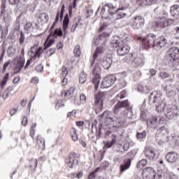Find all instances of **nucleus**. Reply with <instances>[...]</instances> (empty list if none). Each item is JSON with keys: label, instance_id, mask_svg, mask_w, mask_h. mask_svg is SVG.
Here are the masks:
<instances>
[{"label": "nucleus", "instance_id": "f257e3e1", "mask_svg": "<svg viewBox=\"0 0 179 179\" xmlns=\"http://www.w3.org/2000/svg\"><path fill=\"white\" fill-rule=\"evenodd\" d=\"M110 45L113 48H117V55L120 57H123V55H127L128 52H129V50H131V47L125 43V41H121V39H115L110 42Z\"/></svg>", "mask_w": 179, "mask_h": 179}, {"label": "nucleus", "instance_id": "f03ea898", "mask_svg": "<svg viewBox=\"0 0 179 179\" xmlns=\"http://www.w3.org/2000/svg\"><path fill=\"white\" fill-rule=\"evenodd\" d=\"M167 138H169V130L167 128L164 127H159L155 134V139L157 144L160 145H163L167 141Z\"/></svg>", "mask_w": 179, "mask_h": 179}, {"label": "nucleus", "instance_id": "7ed1b4c3", "mask_svg": "<svg viewBox=\"0 0 179 179\" xmlns=\"http://www.w3.org/2000/svg\"><path fill=\"white\" fill-rule=\"evenodd\" d=\"M62 29H61V28H57L54 31H50V34L48 36L44 43L45 48L47 49L48 47H51L54 44L55 41L54 38H51V37H55V38H57V37H62Z\"/></svg>", "mask_w": 179, "mask_h": 179}, {"label": "nucleus", "instance_id": "20e7f679", "mask_svg": "<svg viewBox=\"0 0 179 179\" xmlns=\"http://www.w3.org/2000/svg\"><path fill=\"white\" fill-rule=\"evenodd\" d=\"M164 115L166 118L168 120H173L177 118L179 116V109L178 107L173 105H169L166 107Z\"/></svg>", "mask_w": 179, "mask_h": 179}, {"label": "nucleus", "instance_id": "39448f33", "mask_svg": "<svg viewBox=\"0 0 179 179\" xmlns=\"http://www.w3.org/2000/svg\"><path fill=\"white\" fill-rule=\"evenodd\" d=\"M100 72H101V69L99 66H95L94 70L92 71V83L94 85L95 92L99 89V83H100Z\"/></svg>", "mask_w": 179, "mask_h": 179}, {"label": "nucleus", "instance_id": "423d86ee", "mask_svg": "<svg viewBox=\"0 0 179 179\" xmlns=\"http://www.w3.org/2000/svg\"><path fill=\"white\" fill-rule=\"evenodd\" d=\"M174 23V20L171 19H166V17H159L156 19L155 24L160 29H164V27H167V26H170V24H173Z\"/></svg>", "mask_w": 179, "mask_h": 179}, {"label": "nucleus", "instance_id": "0eeeda50", "mask_svg": "<svg viewBox=\"0 0 179 179\" xmlns=\"http://www.w3.org/2000/svg\"><path fill=\"white\" fill-rule=\"evenodd\" d=\"M115 80H117V78L114 75H110L105 78L101 83V89H108V87H111L113 83H115Z\"/></svg>", "mask_w": 179, "mask_h": 179}, {"label": "nucleus", "instance_id": "6e6552de", "mask_svg": "<svg viewBox=\"0 0 179 179\" xmlns=\"http://www.w3.org/2000/svg\"><path fill=\"white\" fill-rule=\"evenodd\" d=\"M156 35L150 34L147 35L142 39L143 44L145 47H152L155 50V45H156Z\"/></svg>", "mask_w": 179, "mask_h": 179}, {"label": "nucleus", "instance_id": "1a4fd4ad", "mask_svg": "<svg viewBox=\"0 0 179 179\" xmlns=\"http://www.w3.org/2000/svg\"><path fill=\"white\" fill-rule=\"evenodd\" d=\"M41 54H43V48H38V43L34 45L29 52V55L31 57V59H33V58H40Z\"/></svg>", "mask_w": 179, "mask_h": 179}, {"label": "nucleus", "instance_id": "9d476101", "mask_svg": "<svg viewBox=\"0 0 179 179\" xmlns=\"http://www.w3.org/2000/svg\"><path fill=\"white\" fill-rule=\"evenodd\" d=\"M105 6H107L108 8V13H110V15H115V13H120V17H125V16H127V14L122 12H120V10H124L125 8H121L117 9V6L111 3H106Z\"/></svg>", "mask_w": 179, "mask_h": 179}, {"label": "nucleus", "instance_id": "9b49d317", "mask_svg": "<svg viewBox=\"0 0 179 179\" xmlns=\"http://www.w3.org/2000/svg\"><path fill=\"white\" fill-rule=\"evenodd\" d=\"M162 92L160 91H154L150 95L148 103L149 104H154V103H160V101H163L162 99Z\"/></svg>", "mask_w": 179, "mask_h": 179}, {"label": "nucleus", "instance_id": "f8f14e48", "mask_svg": "<svg viewBox=\"0 0 179 179\" xmlns=\"http://www.w3.org/2000/svg\"><path fill=\"white\" fill-rule=\"evenodd\" d=\"M105 96L106 94L104 92H98L97 94H95L94 106L96 108H98V110L103 109V101L104 100Z\"/></svg>", "mask_w": 179, "mask_h": 179}, {"label": "nucleus", "instance_id": "ddd939ff", "mask_svg": "<svg viewBox=\"0 0 179 179\" xmlns=\"http://www.w3.org/2000/svg\"><path fill=\"white\" fill-rule=\"evenodd\" d=\"M166 56L171 62L177 61L179 58V48L173 47L169 49Z\"/></svg>", "mask_w": 179, "mask_h": 179}, {"label": "nucleus", "instance_id": "4468645a", "mask_svg": "<svg viewBox=\"0 0 179 179\" xmlns=\"http://www.w3.org/2000/svg\"><path fill=\"white\" fill-rule=\"evenodd\" d=\"M145 26V18L142 16H136L132 21V27L134 30H139Z\"/></svg>", "mask_w": 179, "mask_h": 179}, {"label": "nucleus", "instance_id": "2eb2a0df", "mask_svg": "<svg viewBox=\"0 0 179 179\" xmlns=\"http://www.w3.org/2000/svg\"><path fill=\"white\" fill-rule=\"evenodd\" d=\"M156 177V171L152 167L145 168L143 171V179H155Z\"/></svg>", "mask_w": 179, "mask_h": 179}, {"label": "nucleus", "instance_id": "dca6fc26", "mask_svg": "<svg viewBox=\"0 0 179 179\" xmlns=\"http://www.w3.org/2000/svg\"><path fill=\"white\" fill-rule=\"evenodd\" d=\"M167 44V39L164 36H159L156 38L155 49V51H160L163 47H166Z\"/></svg>", "mask_w": 179, "mask_h": 179}, {"label": "nucleus", "instance_id": "f3484780", "mask_svg": "<svg viewBox=\"0 0 179 179\" xmlns=\"http://www.w3.org/2000/svg\"><path fill=\"white\" fill-rule=\"evenodd\" d=\"M144 155L148 160L153 161L156 157V150L152 147H145Z\"/></svg>", "mask_w": 179, "mask_h": 179}, {"label": "nucleus", "instance_id": "a211bd4d", "mask_svg": "<svg viewBox=\"0 0 179 179\" xmlns=\"http://www.w3.org/2000/svg\"><path fill=\"white\" fill-rule=\"evenodd\" d=\"M106 121L108 122H112L113 125L117 127H121V125H122V124L124 123V121H122V119H121V117H117L115 116L106 117Z\"/></svg>", "mask_w": 179, "mask_h": 179}, {"label": "nucleus", "instance_id": "6ab92c4d", "mask_svg": "<svg viewBox=\"0 0 179 179\" xmlns=\"http://www.w3.org/2000/svg\"><path fill=\"white\" fill-rule=\"evenodd\" d=\"M166 159L169 163H176L178 160V153L171 152L166 155Z\"/></svg>", "mask_w": 179, "mask_h": 179}, {"label": "nucleus", "instance_id": "aec40b11", "mask_svg": "<svg viewBox=\"0 0 179 179\" xmlns=\"http://www.w3.org/2000/svg\"><path fill=\"white\" fill-rule=\"evenodd\" d=\"M124 107H129V103L128 101L125 100L122 102H118L114 107V113L117 114L120 111V108H123Z\"/></svg>", "mask_w": 179, "mask_h": 179}, {"label": "nucleus", "instance_id": "412c9836", "mask_svg": "<svg viewBox=\"0 0 179 179\" xmlns=\"http://www.w3.org/2000/svg\"><path fill=\"white\" fill-rule=\"evenodd\" d=\"M104 48H106V43H103L101 46L96 48L95 52L93 54L92 62H94L96 61L100 54H103V52H104Z\"/></svg>", "mask_w": 179, "mask_h": 179}, {"label": "nucleus", "instance_id": "4be33fe9", "mask_svg": "<svg viewBox=\"0 0 179 179\" xmlns=\"http://www.w3.org/2000/svg\"><path fill=\"white\" fill-rule=\"evenodd\" d=\"M73 52L75 57L71 59V62L72 64H74V65H76V64H78V59H77L76 62H75V58H76V57L77 58H79V57H80V55L82 54V51L80 50V46H79V45H76Z\"/></svg>", "mask_w": 179, "mask_h": 179}, {"label": "nucleus", "instance_id": "5701e85b", "mask_svg": "<svg viewBox=\"0 0 179 179\" xmlns=\"http://www.w3.org/2000/svg\"><path fill=\"white\" fill-rule=\"evenodd\" d=\"M93 44L95 46L99 45V44H101V45L106 44V37H104V34L99 36L98 38H94L93 39Z\"/></svg>", "mask_w": 179, "mask_h": 179}, {"label": "nucleus", "instance_id": "b1692460", "mask_svg": "<svg viewBox=\"0 0 179 179\" xmlns=\"http://www.w3.org/2000/svg\"><path fill=\"white\" fill-rule=\"evenodd\" d=\"M159 117L157 116H154L148 120H147V125L150 128H156V124H157V120Z\"/></svg>", "mask_w": 179, "mask_h": 179}, {"label": "nucleus", "instance_id": "393cba45", "mask_svg": "<svg viewBox=\"0 0 179 179\" xmlns=\"http://www.w3.org/2000/svg\"><path fill=\"white\" fill-rule=\"evenodd\" d=\"M113 64V59L107 57L106 59L101 62V65H102L103 69H109Z\"/></svg>", "mask_w": 179, "mask_h": 179}, {"label": "nucleus", "instance_id": "a878e982", "mask_svg": "<svg viewBox=\"0 0 179 179\" xmlns=\"http://www.w3.org/2000/svg\"><path fill=\"white\" fill-rule=\"evenodd\" d=\"M164 108H166V103L163 101L157 103L155 110L157 113H164Z\"/></svg>", "mask_w": 179, "mask_h": 179}, {"label": "nucleus", "instance_id": "bb28decb", "mask_svg": "<svg viewBox=\"0 0 179 179\" xmlns=\"http://www.w3.org/2000/svg\"><path fill=\"white\" fill-rule=\"evenodd\" d=\"M131 167V159H129L126 162H124V164L120 165V172L124 173V171H126V170H128Z\"/></svg>", "mask_w": 179, "mask_h": 179}, {"label": "nucleus", "instance_id": "cd10ccee", "mask_svg": "<svg viewBox=\"0 0 179 179\" xmlns=\"http://www.w3.org/2000/svg\"><path fill=\"white\" fill-rule=\"evenodd\" d=\"M37 159H32L29 161L28 167L31 171H36V168L37 167Z\"/></svg>", "mask_w": 179, "mask_h": 179}, {"label": "nucleus", "instance_id": "c85d7f7f", "mask_svg": "<svg viewBox=\"0 0 179 179\" xmlns=\"http://www.w3.org/2000/svg\"><path fill=\"white\" fill-rule=\"evenodd\" d=\"M69 26V15L66 14L63 21V31L64 34H66V30H68Z\"/></svg>", "mask_w": 179, "mask_h": 179}, {"label": "nucleus", "instance_id": "c756f323", "mask_svg": "<svg viewBox=\"0 0 179 179\" xmlns=\"http://www.w3.org/2000/svg\"><path fill=\"white\" fill-rule=\"evenodd\" d=\"M170 13H171V15H172V16H178V15H179L178 5L172 6L171 7Z\"/></svg>", "mask_w": 179, "mask_h": 179}, {"label": "nucleus", "instance_id": "7c9ffc66", "mask_svg": "<svg viewBox=\"0 0 179 179\" xmlns=\"http://www.w3.org/2000/svg\"><path fill=\"white\" fill-rule=\"evenodd\" d=\"M132 62L135 67L143 66V60L141 57H135Z\"/></svg>", "mask_w": 179, "mask_h": 179}, {"label": "nucleus", "instance_id": "2f4dec72", "mask_svg": "<svg viewBox=\"0 0 179 179\" xmlns=\"http://www.w3.org/2000/svg\"><path fill=\"white\" fill-rule=\"evenodd\" d=\"M7 54L8 57H13L16 54V46L10 45L7 49Z\"/></svg>", "mask_w": 179, "mask_h": 179}, {"label": "nucleus", "instance_id": "473e14b6", "mask_svg": "<svg viewBox=\"0 0 179 179\" xmlns=\"http://www.w3.org/2000/svg\"><path fill=\"white\" fill-rule=\"evenodd\" d=\"M124 117H126V118H128L129 120H132L134 115V113L132 112V108H129L126 110L124 113Z\"/></svg>", "mask_w": 179, "mask_h": 179}, {"label": "nucleus", "instance_id": "72a5a7b5", "mask_svg": "<svg viewBox=\"0 0 179 179\" xmlns=\"http://www.w3.org/2000/svg\"><path fill=\"white\" fill-rule=\"evenodd\" d=\"M48 15L45 13H43L39 15V20L41 22V23H47L48 22Z\"/></svg>", "mask_w": 179, "mask_h": 179}, {"label": "nucleus", "instance_id": "f704fd0d", "mask_svg": "<svg viewBox=\"0 0 179 179\" xmlns=\"http://www.w3.org/2000/svg\"><path fill=\"white\" fill-rule=\"evenodd\" d=\"M37 143L41 149H45V140L44 138L38 136Z\"/></svg>", "mask_w": 179, "mask_h": 179}, {"label": "nucleus", "instance_id": "c9c22d12", "mask_svg": "<svg viewBox=\"0 0 179 179\" xmlns=\"http://www.w3.org/2000/svg\"><path fill=\"white\" fill-rule=\"evenodd\" d=\"M148 164V161L146 159H141L138 164H137V169L138 170H142L145 166Z\"/></svg>", "mask_w": 179, "mask_h": 179}, {"label": "nucleus", "instance_id": "e433bc0d", "mask_svg": "<svg viewBox=\"0 0 179 179\" xmlns=\"http://www.w3.org/2000/svg\"><path fill=\"white\" fill-rule=\"evenodd\" d=\"M66 163L69 164V167H70V169H72L73 166H78V164L79 163V162L77 159H73L72 162L70 159H66Z\"/></svg>", "mask_w": 179, "mask_h": 179}, {"label": "nucleus", "instance_id": "4c0bfd02", "mask_svg": "<svg viewBox=\"0 0 179 179\" xmlns=\"http://www.w3.org/2000/svg\"><path fill=\"white\" fill-rule=\"evenodd\" d=\"M78 0H73V5L72 4H70L69 7V16H72V9H75L77 6V4H76V1Z\"/></svg>", "mask_w": 179, "mask_h": 179}, {"label": "nucleus", "instance_id": "58836bf2", "mask_svg": "<svg viewBox=\"0 0 179 179\" xmlns=\"http://www.w3.org/2000/svg\"><path fill=\"white\" fill-rule=\"evenodd\" d=\"M123 60L124 61V62L127 63L133 62L134 55H132V54H129L123 59Z\"/></svg>", "mask_w": 179, "mask_h": 179}, {"label": "nucleus", "instance_id": "ea45409f", "mask_svg": "<svg viewBox=\"0 0 179 179\" xmlns=\"http://www.w3.org/2000/svg\"><path fill=\"white\" fill-rule=\"evenodd\" d=\"M73 92H75V88L70 87V89L68 90L67 91L62 92V96H64L65 97H66V96H71V94H72V93H73Z\"/></svg>", "mask_w": 179, "mask_h": 179}, {"label": "nucleus", "instance_id": "a19ab883", "mask_svg": "<svg viewBox=\"0 0 179 179\" xmlns=\"http://www.w3.org/2000/svg\"><path fill=\"white\" fill-rule=\"evenodd\" d=\"M59 19H61V14H59V11L57 13V16L55 17V22H54L51 29H50V31H52V30L55 27V24H57L58 23V21L59 20Z\"/></svg>", "mask_w": 179, "mask_h": 179}, {"label": "nucleus", "instance_id": "79ce46f5", "mask_svg": "<svg viewBox=\"0 0 179 179\" xmlns=\"http://www.w3.org/2000/svg\"><path fill=\"white\" fill-rule=\"evenodd\" d=\"M8 79H9V73H7L6 76L3 77V80L1 81V87H3V86L6 85Z\"/></svg>", "mask_w": 179, "mask_h": 179}, {"label": "nucleus", "instance_id": "37998d69", "mask_svg": "<svg viewBox=\"0 0 179 179\" xmlns=\"http://www.w3.org/2000/svg\"><path fill=\"white\" fill-rule=\"evenodd\" d=\"M159 78L161 79H167V78H170V75L166 72L162 71L159 73Z\"/></svg>", "mask_w": 179, "mask_h": 179}, {"label": "nucleus", "instance_id": "c03bdc74", "mask_svg": "<svg viewBox=\"0 0 179 179\" xmlns=\"http://www.w3.org/2000/svg\"><path fill=\"white\" fill-rule=\"evenodd\" d=\"M137 139H143L146 137V131H143L142 132H137L136 134Z\"/></svg>", "mask_w": 179, "mask_h": 179}, {"label": "nucleus", "instance_id": "a18cd8bd", "mask_svg": "<svg viewBox=\"0 0 179 179\" xmlns=\"http://www.w3.org/2000/svg\"><path fill=\"white\" fill-rule=\"evenodd\" d=\"M32 29H33V25L31 24V22H27L24 25L25 31H31Z\"/></svg>", "mask_w": 179, "mask_h": 179}, {"label": "nucleus", "instance_id": "49530a36", "mask_svg": "<svg viewBox=\"0 0 179 179\" xmlns=\"http://www.w3.org/2000/svg\"><path fill=\"white\" fill-rule=\"evenodd\" d=\"M87 78L86 77V74H85L84 73H82L80 75V83H85V82H86Z\"/></svg>", "mask_w": 179, "mask_h": 179}, {"label": "nucleus", "instance_id": "de8ad7c7", "mask_svg": "<svg viewBox=\"0 0 179 179\" xmlns=\"http://www.w3.org/2000/svg\"><path fill=\"white\" fill-rule=\"evenodd\" d=\"M145 5H152V3H156L157 0H139Z\"/></svg>", "mask_w": 179, "mask_h": 179}, {"label": "nucleus", "instance_id": "09e8293b", "mask_svg": "<svg viewBox=\"0 0 179 179\" xmlns=\"http://www.w3.org/2000/svg\"><path fill=\"white\" fill-rule=\"evenodd\" d=\"M167 177H169V173H164L162 174H158L155 179H167Z\"/></svg>", "mask_w": 179, "mask_h": 179}, {"label": "nucleus", "instance_id": "8fccbe9b", "mask_svg": "<svg viewBox=\"0 0 179 179\" xmlns=\"http://www.w3.org/2000/svg\"><path fill=\"white\" fill-rule=\"evenodd\" d=\"M129 146H132V145L129 143V141H124L122 145L123 150L124 151L128 150V149H129Z\"/></svg>", "mask_w": 179, "mask_h": 179}, {"label": "nucleus", "instance_id": "3c124183", "mask_svg": "<svg viewBox=\"0 0 179 179\" xmlns=\"http://www.w3.org/2000/svg\"><path fill=\"white\" fill-rule=\"evenodd\" d=\"M140 110L141 111L140 120L141 121H145V120H146V113H145V110H143V108H140Z\"/></svg>", "mask_w": 179, "mask_h": 179}, {"label": "nucleus", "instance_id": "603ef678", "mask_svg": "<svg viewBox=\"0 0 179 179\" xmlns=\"http://www.w3.org/2000/svg\"><path fill=\"white\" fill-rule=\"evenodd\" d=\"M78 26H79V20H78L77 21L75 20L73 22V27L71 28V31H73V33L75 31V30H76Z\"/></svg>", "mask_w": 179, "mask_h": 179}, {"label": "nucleus", "instance_id": "864d4df0", "mask_svg": "<svg viewBox=\"0 0 179 179\" xmlns=\"http://www.w3.org/2000/svg\"><path fill=\"white\" fill-rule=\"evenodd\" d=\"M6 91L8 92L11 96L12 94H15V93H16V91H15V87H8Z\"/></svg>", "mask_w": 179, "mask_h": 179}, {"label": "nucleus", "instance_id": "5fc2aeb1", "mask_svg": "<svg viewBox=\"0 0 179 179\" xmlns=\"http://www.w3.org/2000/svg\"><path fill=\"white\" fill-rule=\"evenodd\" d=\"M80 101L81 104H85V103H86V95H85V94H80Z\"/></svg>", "mask_w": 179, "mask_h": 179}, {"label": "nucleus", "instance_id": "6e6d98bb", "mask_svg": "<svg viewBox=\"0 0 179 179\" xmlns=\"http://www.w3.org/2000/svg\"><path fill=\"white\" fill-rule=\"evenodd\" d=\"M10 66H12V65L10 64V62H6V63H4L3 67V72H5L7 69V68H10Z\"/></svg>", "mask_w": 179, "mask_h": 179}, {"label": "nucleus", "instance_id": "4d7b16f0", "mask_svg": "<svg viewBox=\"0 0 179 179\" xmlns=\"http://www.w3.org/2000/svg\"><path fill=\"white\" fill-rule=\"evenodd\" d=\"M157 124H164V117L163 116H157Z\"/></svg>", "mask_w": 179, "mask_h": 179}, {"label": "nucleus", "instance_id": "13d9d810", "mask_svg": "<svg viewBox=\"0 0 179 179\" xmlns=\"http://www.w3.org/2000/svg\"><path fill=\"white\" fill-rule=\"evenodd\" d=\"M68 75V70L66 69V67L63 66L62 69V76L65 78Z\"/></svg>", "mask_w": 179, "mask_h": 179}, {"label": "nucleus", "instance_id": "bf43d9fd", "mask_svg": "<svg viewBox=\"0 0 179 179\" xmlns=\"http://www.w3.org/2000/svg\"><path fill=\"white\" fill-rule=\"evenodd\" d=\"M44 69V66H43V64H39L38 65L36 68H35V70L37 71V72H43Z\"/></svg>", "mask_w": 179, "mask_h": 179}, {"label": "nucleus", "instance_id": "052dcab7", "mask_svg": "<svg viewBox=\"0 0 179 179\" xmlns=\"http://www.w3.org/2000/svg\"><path fill=\"white\" fill-rule=\"evenodd\" d=\"M55 52V48H51L46 52V54H48L49 57H51V55H52V54H54Z\"/></svg>", "mask_w": 179, "mask_h": 179}, {"label": "nucleus", "instance_id": "680f3d73", "mask_svg": "<svg viewBox=\"0 0 179 179\" xmlns=\"http://www.w3.org/2000/svg\"><path fill=\"white\" fill-rule=\"evenodd\" d=\"M67 117H76V110H73L71 112H69L67 115Z\"/></svg>", "mask_w": 179, "mask_h": 179}, {"label": "nucleus", "instance_id": "e2e57ef3", "mask_svg": "<svg viewBox=\"0 0 179 179\" xmlns=\"http://www.w3.org/2000/svg\"><path fill=\"white\" fill-rule=\"evenodd\" d=\"M125 94H127V92L122 91L120 94L117 95V97H119V99H124L125 98Z\"/></svg>", "mask_w": 179, "mask_h": 179}, {"label": "nucleus", "instance_id": "0e129e2a", "mask_svg": "<svg viewBox=\"0 0 179 179\" xmlns=\"http://www.w3.org/2000/svg\"><path fill=\"white\" fill-rule=\"evenodd\" d=\"M10 96H11V95L9 94V92H8V91L6 90V91L4 92V93L3 94L2 97H3V100H6V99H7L8 97H9Z\"/></svg>", "mask_w": 179, "mask_h": 179}, {"label": "nucleus", "instance_id": "69168bd1", "mask_svg": "<svg viewBox=\"0 0 179 179\" xmlns=\"http://www.w3.org/2000/svg\"><path fill=\"white\" fill-rule=\"evenodd\" d=\"M100 169V168H97L94 171H93L92 173H91L89 176V179H92L94 178V174H96V173H97V171H99V170Z\"/></svg>", "mask_w": 179, "mask_h": 179}, {"label": "nucleus", "instance_id": "338daca9", "mask_svg": "<svg viewBox=\"0 0 179 179\" xmlns=\"http://www.w3.org/2000/svg\"><path fill=\"white\" fill-rule=\"evenodd\" d=\"M65 106L63 101H59L56 104V108H58L59 107H62Z\"/></svg>", "mask_w": 179, "mask_h": 179}, {"label": "nucleus", "instance_id": "774afa93", "mask_svg": "<svg viewBox=\"0 0 179 179\" xmlns=\"http://www.w3.org/2000/svg\"><path fill=\"white\" fill-rule=\"evenodd\" d=\"M72 139L74 141V142H76L78 141V134H76V131H74L72 134Z\"/></svg>", "mask_w": 179, "mask_h": 179}]
</instances>
